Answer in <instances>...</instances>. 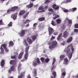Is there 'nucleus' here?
Masks as SVG:
<instances>
[{"label": "nucleus", "mask_w": 78, "mask_h": 78, "mask_svg": "<svg viewBox=\"0 0 78 78\" xmlns=\"http://www.w3.org/2000/svg\"><path fill=\"white\" fill-rule=\"evenodd\" d=\"M70 47H71V50L72 52H70V49H69L67 51V53L68 55L69 59H70L71 58H72L73 53V51H74V48H73V47L72 46V44H70L68 45L67 48H70Z\"/></svg>", "instance_id": "f257e3e1"}, {"label": "nucleus", "mask_w": 78, "mask_h": 78, "mask_svg": "<svg viewBox=\"0 0 78 78\" xmlns=\"http://www.w3.org/2000/svg\"><path fill=\"white\" fill-rule=\"evenodd\" d=\"M23 44L24 45L27 46L26 49H25V53L26 54L24 55V58L26 59H27L28 58V50L30 48V46L28 45H27V42L26 41V40H24L23 41Z\"/></svg>", "instance_id": "f03ea898"}, {"label": "nucleus", "mask_w": 78, "mask_h": 78, "mask_svg": "<svg viewBox=\"0 0 78 78\" xmlns=\"http://www.w3.org/2000/svg\"><path fill=\"white\" fill-rule=\"evenodd\" d=\"M6 46H7V45L6 44H3L1 45L0 48L1 51L0 53L1 54H3L4 53V49L3 48V47L5 49L6 53L9 52V50L6 48Z\"/></svg>", "instance_id": "7ed1b4c3"}, {"label": "nucleus", "mask_w": 78, "mask_h": 78, "mask_svg": "<svg viewBox=\"0 0 78 78\" xmlns=\"http://www.w3.org/2000/svg\"><path fill=\"white\" fill-rule=\"evenodd\" d=\"M58 44V43L56 41H53L50 43L49 45V48L50 49H52L53 48H55Z\"/></svg>", "instance_id": "20e7f679"}, {"label": "nucleus", "mask_w": 78, "mask_h": 78, "mask_svg": "<svg viewBox=\"0 0 78 78\" xmlns=\"http://www.w3.org/2000/svg\"><path fill=\"white\" fill-rule=\"evenodd\" d=\"M36 60L37 62H34L33 63V66H34V67H36V66L37 65V62L38 64H39V63H40V61L39 60V58H37Z\"/></svg>", "instance_id": "39448f33"}, {"label": "nucleus", "mask_w": 78, "mask_h": 78, "mask_svg": "<svg viewBox=\"0 0 78 78\" xmlns=\"http://www.w3.org/2000/svg\"><path fill=\"white\" fill-rule=\"evenodd\" d=\"M69 21V24H68V26H70L71 25L72 23V21L71 20H69L68 18H66L65 20H64L65 22H68Z\"/></svg>", "instance_id": "423d86ee"}, {"label": "nucleus", "mask_w": 78, "mask_h": 78, "mask_svg": "<svg viewBox=\"0 0 78 78\" xmlns=\"http://www.w3.org/2000/svg\"><path fill=\"white\" fill-rule=\"evenodd\" d=\"M18 34L20 37H22L25 35V30H22L20 32L18 33Z\"/></svg>", "instance_id": "0eeeda50"}, {"label": "nucleus", "mask_w": 78, "mask_h": 78, "mask_svg": "<svg viewBox=\"0 0 78 78\" xmlns=\"http://www.w3.org/2000/svg\"><path fill=\"white\" fill-rule=\"evenodd\" d=\"M48 31H49V36H51V34L53 33L54 30L51 27H49L48 28Z\"/></svg>", "instance_id": "6e6552de"}, {"label": "nucleus", "mask_w": 78, "mask_h": 78, "mask_svg": "<svg viewBox=\"0 0 78 78\" xmlns=\"http://www.w3.org/2000/svg\"><path fill=\"white\" fill-rule=\"evenodd\" d=\"M64 64L65 65H68V64H69V60H68L67 58H66L64 59Z\"/></svg>", "instance_id": "1a4fd4ad"}, {"label": "nucleus", "mask_w": 78, "mask_h": 78, "mask_svg": "<svg viewBox=\"0 0 78 78\" xmlns=\"http://www.w3.org/2000/svg\"><path fill=\"white\" fill-rule=\"evenodd\" d=\"M69 35V33H67V32L65 31L63 34V37H65V38H66L67 36H68V35Z\"/></svg>", "instance_id": "9d476101"}, {"label": "nucleus", "mask_w": 78, "mask_h": 78, "mask_svg": "<svg viewBox=\"0 0 78 78\" xmlns=\"http://www.w3.org/2000/svg\"><path fill=\"white\" fill-rule=\"evenodd\" d=\"M55 61H56V58H54V59H53V62H52V65L53 66H52V68H51L52 70H53V69L55 68V66H54L55 63Z\"/></svg>", "instance_id": "9b49d317"}, {"label": "nucleus", "mask_w": 78, "mask_h": 78, "mask_svg": "<svg viewBox=\"0 0 78 78\" xmlns=\"http://www.w3.org/2000/svg\"><path fill=\"white\" fill-rule=\"evenodd\" d=\"M18 8V7L17 6H15L12 7L11 8V11H16V9H17Z\"/></svg>", "instance_id": "f8f14e48"}, {"label": "nucleus", "mask_w": 78, "mask_h": 78, "mask_svg": "<svg viewBox=\"0 0 78 78\" xmlns=\"http://www.w3.org/2000/svg\"><path fill=\"white\" fill-rule=\"evenodd\" d=\"M11 17L13 19V20H15L16 19V18H17V13L12 15L11 16Z\"/></svg>", "instance_id": "ddd939ff"}, {"label": "nucleus", "mask_w": 78, "mask_h": 78, "mask_svg": "<svg viewBox=\"0 0 78 78\" xmlns=\"http://www.w3.org/2000/svg\"><path fill=\"white\" fill-rule=\"evenodd\" d=\"M66 72H63L62 73L61 78H64L65 76H66Z\"/></svg>", "instance_id": "4468645a"}, {"label": "nucleus", "mask_w": 78, "mask_h": 78, "mask_svg": "<svg viewBox=\"0 0 78 78\" xmlns=\"http://www.w3.org/2000/svg\"><path fill=\"white\" fill-rule=\"evenodd\" d=\"M25 75V72H23L21 73L20 75L18 76V78H22V77H23Z\"/></svg>", "instance_id": "2eb2a0df"}, {"label": "nucleus", "mask_w": 78, "mask_h": 78, "mask_svg": "<svg viewBox=\"0 0 78 78\" xmlns=\"http://www.w3.org/2000/svg\"><path fill=\"white\" fill-rule=\"evenodd\" d=\"M52 74L54 76H51V78H55V77H56V73L55 72V71H54L53 72Z\"/></svg>", "instance_id": "dca6fc26"}, {"label": "nucleus", "mask_w": 78, "mask_h": 78, "mask_svg": "<svg viewBox=\"0 0 78 78\" xmlns=\"http://www.w3.org/2000/svg\"><path fill=\"white\" fill-rule=\"evenodd\" d=\"M23 54H24L23 52L20 53L18 56V59H21V58H22V56H23Z\"/></svg>", "instance_id": "f3484780"}, {"label": "nucleus", "mask_w": 78, "mask_h": 78, "mask_svg": "<svg viewBox=\"0 0 78 78\" xmlns=\"http://www.w3.org/2000/svg\"><path fill=\"white\" fill-rule=\"evenodd\" d=\"M5 66V60H2L1 62V66L3 67Z\"/></svg>", "instance_id": "a211bd4d"}, {"label": "nucleus", "mask_w": 78, "mask_h": 78, "mask_svg": "<svg viewBox=\"0 0 78 78\" xmlns=\"http://www.w3.org/2000/svg\"><path fill=\"white\" fill-rule=\"evenodd\" d=\"M31 2H30V4L27 6V7L28 8H31L33 6V3H31Z\"/></svg>", "instance_id": "6ab92c4d"}, {"label": "nucleus", "mask_w": 78, "mask_h": 78, "mask_svg": "<svg viewBox=\"0 0 78 78\" xmlns=\"http://www.w3.org/2000/svg\"><path fill=\"white\" fill-rule=\"evenodd\" d=\"M13 70H14V66H11L10 69L9 70L8 72L9 73H11V72L13 71Z\"/></svg>", "instance_id": "aec40b11"}, {"label": "nucleus", "mask_w": 78, "mask_h": 78, "mask_svg": "<svg viewBox=\"0 0 78 78\" xmlns=\"http://www.w3.org/2000/svg\"><path fill=\"white\" fill-rule=\"evenodd\" d=\"M72 39H73V38H72V37H70L68 39L67 41V42H68V43H70L72 41Z\"/></svg>", "instance_id": "412c9836"}, {"label": "nucleus", "mask_w": 78, "mask_h": 78, "mask_svg": "<svg viewBox=\"0 0 78 78\" xmlns=\"http://www.w3.org/2000/svg\"><path fill=\"white\" fill-rule=\"evenodd\" d=\"M27 40L29 44H32V42H33V41H32V40H31V39L29 37L27 38Z\"/></svg>", "instance_id": "4be33fe9"}, {"label": "nucleus", "mask_w": 78, "mask_h": 78, "mask_svg": "<svg viewBox=\"0 0 78 78\" xmlns=\"http://www.w3.org/2000/svg\"><path fill=\"white\" fill-rule=\"evenodd\" d=\"M21 66H22V65L20 63H19L18 67V70L19 72L20 71V70H21Z\"/></svg>", "instance_id": "5701e85b"}, {"label": "nucleus", "mask_w": 78, "mask_h": 78, "mask_svg": "<svg viewBox=\"0 0 78 78\" xmlns=\"http://www.w3.org/2000/svg\"><path fill=\"white\" fill-rule=\"evenodd\" d=\"M25 13V11H21L19 13V15L21 16V15H22L24 14Z\"/></svg>", "instance_id": "b1692460"}, {"label": "nucleus", "mask_w": 78, "mask_h": 78, "mask_svg": "<svg viewBox=\"0 0 78 78\" xmlns=\"http://www.w3.org/2000/svg\"><path fill=\"white\" fill-rule=\"evenodd\" d=\"M65 55H61L60 57V60L62 61L63 59H64V58H65Z\"/></svg>", "instance_id": "393cba45"}, {"label": "nucleus", "mask_w": 78, "mask_h": 78, "mask_svg": "<svg viewBox=\"0 0 78 78\" xmlns=\"http://www.w3.org/2000/svg\"><path fill=\"white\" fill-rule=\"evenodd\" d=\"M33 76H36V75H37V72L36 70H34V71L33 72Z\"/></svg>", "instance_id": "a878e982"}, {"label": "nucleus", "mask_w": 78, "mask_h": 78, "mask_svg": "<svg viewBox=\"0 0 78 78\" xmlns=\"http://www.w3.org/2000/svg\"><path fill=\"white\" fill-rule=\"evenodd\" d=\"M30 22V20H26V21H25L24 23V24H27V23H28L29 22Z\"/></svg>", "instance_id": "bb28decb"}, {"label": "nucleus", "mask_w": 78, "mask_h": 78, "mask_svg": "<svg viewBox=\"0 0 78 78\" xmlns=\"http://www.w3.org/2000/svg\"><path fill=\"white\" fill-rule=\"evenodd\" d=\"M44 20L45 18L44 17L40 18L38 19L39 20H40V21H43V20Z\"/></svg>", "instance_id": "cd10ccee"}, {"label": "nucleus", "mask_w": 78, "mask_h": 78, "mask_svg": "<svg viewBox=\"0 0 78 78\" xmlns=\"http://www.w3.org/2000/svg\"><path fill=\"white\" fill-rule=\"evenodd\" d=\"M15 63V61L14 60H12L10 61V64L13 65Z\"/></svg>", "instance_id": "c85d7f7f"}, {"label": "nucleus", "mask_w": 78, "mask_h": 78, "mask_svg": "<svg viewBox=\"0 0 78 78\" xmlns=\"http://www.w3.org/2000/svg\"><path fill=\"white\" fill-rule=\"evenodd\" d=\"M32 38L33 41H34V40H35L36 39V36H33L32 37Z\"/></svg>", "instance_id": "c756f323"}, {"label": "nucleus", "mask_w": 78, "mask_h": 78, "mask_svg": "<svg viewBox=\"0 0 78 78\" xmlns=\"http://www.w3.org/2000/svg\"><path fill=\"white\" fill-rule=\"evenodd\" d=\"M56 22H57V23H59L61 22V20L60 19H57L56 20Z\"/></svg>", "instance_id": "7c9ffc66"}, {"label": "nucleus", "mask_w": 78, "mask_h": 78, "mask_svg": "<svg viewBox=\"0 0 78 78\" xmlns=\"http://www.w3.org/2000/svg\"><path fill=\"white\" fill-rule=\"evenodd\" d=\"M36 26H37V23H36L34 24L33 27H34V30H36Z\"/></svg>", "instance_id": "2f4dec72"}, {"label": "nucleus", "mask_w": 78, "mask_h": 78, "mask_svg": "<svg viewBox=\"0 0 78 78\" xmlns=\"http://www.w3.org/2000/svg\"><path fill=\"white\" fill-rule=\"evenodd\" d=\"M14 45V44H13V42L12 41H10L9 43V45L10 47L11 46H12Z\"/></svg>", "instance_id": "473e14b6"}, {"label": "nucleus", "mask_w": 78, "mask_h": 78, "mask_svg": "<svg viewBox=\"0 0 78 78\" xmlns=\"http://www.w3.org/2000/svg\"><path fill=\"white\" fill-rule=\"evenodd\" d=\"M77 9V8H76V7L73 8L72 9V12H75V11H76V10Z\"/></svg>", "instance_id": "72a5a7b5"}, {"label": "nucleus", "mask_w": 78, "mask_h": 78, "mask_svg": "<svg viewBox=\"0 0 78 78\" xmlns=\"http://www.w3.org/2000/svg\"><path fill=\"white\" fill-rule=\"evenodd\" d=\"M51 24H52V25H53V26H55L56 25V24L55 23L54 21H53V20L52 21Z\"/></svg>", "instance_id": "f704fd0d"}, {"label": "nucleus", "mask_w": 78, "mask_h": 78, "mask_svg": "<svg viewBox=\"0 0 78 78\" xmlns=\"http://www.w3.org/2000/svg\"><path fill=\"white\" fill-rule=\"evenodd\" d=\"M44 9V6L41 5L39 8L38 9L39 10H41V9Z\"/></svg>", "instance_id": "c9c22d12"}, {"label": "nucleus", "mask_w": 78, "mask_h": 78, "mask_svg": "<svg viewBox=\"0 0 78 78\" xmlns=\"http://www.w3.org/2000/svg\"><path fill=\"white\" fill-rule=\"evenodd\" d=\"M50 2V0H46L45 2V4H48Z\"/></svg>", "instance_id": "e433bc0d"}, {"label": "nucleus", "mask_w": 78, "mask_h": 78, "mask_svg": "<svg viewBox=\"0 0 78 78\" xmlns=\"http://www.w3.org/2000/svg\"><path fill=\"white\" fill-rule=\"evenodd\" d=\"M44 59H45V58H44L43 57L41 58V60L42 61L43 63H44Z\"/></svg>", "instance_id": "4c0bfd02"}, {"label": "nucleus", "mask_w": 78, "mask_h": 78, "mask_svg": "<svg viewBox=\"0 0 78 78\" xmlns=\"http://www.w3.org/2000/svg\"><path fill=\"white\" fill-rule=\"evenodd\" d=\"M48 10L49 12H53V9H49Z\"/></svg>", "instance_id": "58836bf2"}, {"label": "nucleus", "mask_w": 78, "mask_h": 78, "mask_svg": "<svg viewBox=\"0 0 78 78\" xmlns=\"http://www.w3.org/2000/svg\"><path fill=\"white\" fill-rule=\"evenodd\" d=\"M56 5L55 4H53V8L54 9L56 8Z\"/></svg>", "instance_id": "ea45409f"}, {"label": "nucleus", "mask_w": 78, "mask_h": 78, "mask_svg": "<svg viewBox=\"0 0 78 78\" xmlns=\"http://www.w3.org/2000/svg\"><path fill=\"white\" fill-rule=\"evenodd\" d=\"M62 28L63 30H64L66 29V27H65V26L64 25L62 26Z\"/></svg>", "instance_id": "a19ab883"}, {"label": "nucleus", "mask_w": 78, "mask_h": 78, "mask_svg": "<svg viewBox=\"0 0 78 78\" xmlns=\"http://www.w3.org/2000/svg\"><path fill=\"white\" fill-rule=\"evenodd\" d=\"M58 17H59V15H55L54 17L53 18L54 19H56L57 18H58Z\"/></svg>", "instance_id": "79ce46f5"}, {"label": "nucleus", "mask_w": 78, "mask_h": 78, "mask_svg": "<svg viewBox=\"0 0 78 78\" xmlns=\"http://www.w3.org/2000/svg\"><path fill=\"white\" fill-rule=\"evenodd\" d=\"M8 27H12V22H10L8 25Z\"/></svg>", "instance_id": "37998d69"}, {"label": "nucleus", "mask_w": 78, "mask_h": 78, "mask_svg": "<svg viewBox=\"0 0 78 78\" xmlns=\"http://www.w3.org/2000/svg\"><path fill=\"white\" fill-rule=\"evenodd\" d=\"M54 39H55V37L52 36L51 38V41H53Z\"/></svg>", "instance_id": "c03bdc74"}, {"label": "nucleus", "mask_w": 78, "mask_h": 78, "mask_svg": "<svg viewBox=\"0 0 78 78\" xmlns=\"http://www.w3.org/2000/svg\"><path fill=\"white\" fill-rule=\"evenodd\" d=\"M59 8V7L58 5H57L55 8V10H57V9H58Z\"/></svg>", "instance_id": "a18cd8bd"}, {"label": "nucleus", "mask_w": 78, "mask_h": 78, "mask_svg": "<svg viewBox=\"0 0 78 78\" xmlns=\"http://www.w3.org/2000/svg\"><path fill=\"white\" fill-rule=\"evenodd\" d=\"M11 10V9H9L8 10H7V13H9V12H11V11H12Z\"/></svg>", "instance_id": "49530a36"}, {"label": "nucleus", "mask_w": 78, "mask_h": 78, "mask_svg": "<svg viewBox=\"0 0 78 78\" xmlns=\"http://www.w3.org/2000/svg\"><path fill=\"white\" fill-rule=\"evenodd\" d=\"M63 11L65 12H69V10L67 9H65L63 10Z\"/></svg>", "instance_id": "de8ad7c7"}, {"label": "nucleus", "mask_w": 78, "mask_h": 78, "mask_svg": "<svg viewBox=\"0 0 78 78\" xmlns=\"http://www.w3.org/2000/svg\"><path fill=\"white\" fill-rule=\"evenodd\" d=\"M74 32H75V33H78V29H75L74 30Z\"/></svg>", "instance_id": "09e8293b"}, {"label": "nucleus", "mask_w": 78, "mask_h": 78, "mask_svg": "<svg viewBox=\"0 0 78 78\" xmlns=\"http://www.w3.org/2000/svg\"><path fill=\"white\" fill-rule=\"evenodd\" d=\"M72 0H66V2H65V3H69V2H71Z\"/></svg>", "instance_id": "8fccbe9b"}, {"label": "nucleus", "mask_w": 78, "mask_h": 78, "mask_svg": "<svg viewBox=\"0 0 78 78\" xmlns=\"http://www.w3.org/2000/svg\"><path fill=\"white\" fill-rule=\"evenodd\" d=\"M45 62H48L49 61V58H46L45 59Z\"/></svg>", "instance_id": "3c124183"}, {"label": "nucleus", "mask_w": 78, "mask_h": 78, "mask_svg": "<svg viewBox=\"0 0 78 78\" xmlns=\"http://www.w3.org/2000/svg\"><path fill=\"white\" fill-rule=\"evenodd\" d=\"M0 25H3V22L2 20H0Z\"/></svg>", "instance_id": "603ef678"}, {"label": "nucleus", "mask_w": 78, "mask_h": 78, "mask_svg": "<svg viewBox=\"0 0 78 78\" xmlns=\"http://www.w3.org/2000/svg\"><path fill=\"white\" fill-rule=\"evenodd\" d=\"M75 28H78V24H76L75 25Z\"/></svg>", "instance_id": "864d4df0"}, {"label": "nucleus", "mask_w": 78, "mask_h": 78, "mask_svg": "<svg viewBox=\"0 0 78 78\" xmlns=\"http://www.w3.org/2000/svg\"><path fill=\"white\" fill-rule=\"evenodd\" d=\"M58 32H55L54 33V35H58Z\"/></svg>", "instance_id": "5fc2aeb1"}, {"label": "nucleus", "mask_w": 78, "mask_h": 78, "mask_svg": "<svg viewBox=\"0 0 78 78\" xmlns=\"http://www.w3.org/2000/svg\"><path fill=\"white\" fill-rule=\"evenodd\" d=\"M61 45H65V42H62L61 43Z\"/></svg>", "instance_id": "6e6d98bb"}, {"label": "nucleus", "mask_w": 78, "mask_h": 78, "mask_svg": "<svg viewBox=\"0 0 78 78\" xmlns=\"http://www.w3.org/2000/svg\"><path fill=\"white\" fill-rule=\"evenodd\" d=\"M62 36V33H61L58 35V36L59 37H61V36Z\"/></svg>", "instance_id": "4d7b16f0"}, {"label": "nucleus", "mask_w": 78, "mask_h": 78, "mask_svg": "<svg viewBox=\"0 0 78 78\" xmlns=\"http://www.w3.org/2000/svg\"><path fill=\"white\" fill-rule=\"evenodd\" d=\"M12 59H16V56H13L11 57Z\"/></svg>", "instance_id": "13d9d810"}, {"label": "nucleus", "mask_w": 78, "mask_h": 78, "mask_svg": "<svg viewBox=\"0 0 78 78\" xmlns=\"http://www.w3.org/2000/svg\"><path fill=\"white\" fill-rule=\"evenodd\" d=\"M60 39H61V37H58V36L57 38L58 41H59V40H60Z\"/></svg>", "instance_id": "bf43d9fd"}, {"label": "nucleus", "mask_w": 78, "mask_h": 78, "mask_svg": "<svg viewBox=\"0 0 78 78\" xmlns=\"http://www.w3.org/2000/svg\"><path fill=\"white\" fill-rule=\"evenodd\" d=\"M39 29H40V28H42V27L41 26V25H39L38 27Z\"/></svg>", "instance_id": "052dcab7"}, {"label": "nucleus", "mask_w": 78, "mask_h": 78, "mask_svg": "<svg viewBox=\"0 0 78 78\" xmlns=\"http://www.w3.org/2000/svg\"><path fill=\"white\" fill-rule=\"evenodd\" d=\"M47 8H48V6H46L44 7V9H47Z\"/></svg>", "instance_id": "680f3d73"}, {"label": "nucleus", "mask_w": 78, "mask_h": 78, "mask_svg": "<svg viewBox=\"0 0 78 78\" xmlns=\"http://www.w3.org/2000/svg\"><path fill=\"white\" fill-rule=\"evenodd\" d=\"M29 14V12H27L26 13V15L27 16Z\"/></svg>", "instance_id": "e2e57ef3"}, {"label": "nucleus", "mask_w": 78, "mask_h": 78, "mask_svg": "<svg viewBox=\"0 0 78 78\" xmlns=\"http://www.w3.org/2000/svg\"><path fill=\"white\" fill-rule=\"evenodd\" d=\"M38 5H38V4H37V5H34V7L35 8H36V7H37V6H38Z\"/></svg>", "instance_id": "0e129e2a"}, {"label": "nucleus", "mask_w": 78, "mask_h": 78, "mask_svg": "<svg viewBox=\"0 0 78 78\" xmlns=\"http://www.w3.org/2000/svg\"><path fill=\"white\" fill-rule=\"evenodd\" d=\"M30 25L29 24V23L28 24H27L26 26V27H29V26Z\"/></svg>", "instance_id": "69168bd1"}, {"label": "nucleus", "mask_w": 78, "mask_h": 78, "mask_svg": "<svg viewBox=\"0 0 78 78\" xmlns=\"http://www.w3.org/2000/svg\"><path fill=\"white\" fill-rule=\"evenodd\" d=\"M74 78H78V75H76L75 76Z\"/></svg>", "instance_id": "338daca9"}, {"label": "nucleus", "mask_w": 78, "mask_h": 78, "mask_svg": "<svg viewBox=\"0 0 78 78\" xmlns=\"http://www.w3.org/2000/svg\"><path fill=\"white\" fill-rule=\"evenodd\" d=\"M28 78H31V76H30V75H29L28 76Z\"/></svg>", "instance_id": "774afa93"}]
</instances>
